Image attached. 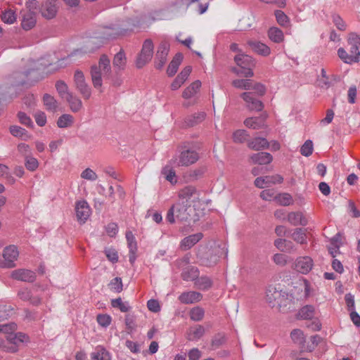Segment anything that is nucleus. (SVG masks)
Returning a JSON list of instances; mask_svg holds the SVG:
<instances>
[{"instance_id":"f257e3e1","label":"nucleus","mask_w":360,"mask_h":360,"mask_svg":"<svg viewBox=\"0 0 360 360\" xmlns=\"http://www.w3.org/2000/svg\"><path fill=\"white\" fill-rule=\"evenodd\" d=\"M112 72L110 66V60L106 55H102L100 57L98 64L92 65L90 73L92 84L94 88L102 92L103 77L108 78Z\"/></svg>"},{"instance_id":"f03ea898","label":"nucleus","mask_w":360,"mask_h":360,"mask_svg":"<svg viewBox=\"0 0 360 360\" xmlns=\"http://www.w3.org/2000/svg\"><path fill=\"white\" fill-rule=\"evenodd\" d=\"M191 207L178 200L167 211L166 220L170 224L175 222V217L180 221H186L190 217Z\"/></svg>"},{"instance_id":"7ed1b4c3","label":"nucleus","mask_w":360,"mask_h":360,"mask_svg":"<svg viewBox=\"0 0 360 360\" xmlns=\"http://www.w3.org/2000/svg\"><path fill=\"white\" fill-rule=\"evenodd\" d=\"M234 60L240 68L233 69L235 73L245 77L253 76L252 68L255 66V61L251 56L244 53H238L234 57Z\"/></svg>"},{"instance_id":"20e7f679","label":"nucleus","mask_w":360,"mask_h":360,"mask_svg":"<svg viewBox=\"0 0 360 360\" xmlns=\"http://www.w3.org/2000/svg\"><path fill=\"white\" fill-rule=\"evenodd\" d=\"M30 342L29 336L24 333H13L6 335L5 340V352L14 354L19 351L22 344Z\"/></svg>"},{"instance_id":"39448f33","label":"nucleus","mask_w":360,"mask_h":360,"mask_svg":"<svg viewBox=\"0 0 360 360\" xmlns=\"http://www.w3.org/2000/svg\"><path fill=\"white\" fill-rule=\"evenodd\" d=\"M315 266L313 258L308 255L299 256L295 259L292 268L298 274L307 275Z\"/></svg>"},{"instance_id":"423d86ee","label":"nucleus","mask_w":360,"mask_h":360,"mask_svg":"<svg viewBox=\"0 0 360 360\" xmlns=\"http://www.w3.org/2000/svg\"><path fill=\"white\" fill-rule=\"evenodd\" d=\"M153 49V43L150 39L144 41L141 51L136 59L135 63L137 68H143L151 60Z\"/></svg>"},{"instance_id":"0eeeda50","label":"nucleus","mask_w":360,"mask_h":360,"mask_svg":"<svg viewBox=\"0 0 360 360\" xmlns=\"http://www.w3.org/2000/svg\"><path fill=\"white\" fill-rule=\"evenodd\" d=\"M2 256L4 260L0 261V267L8 269L15 267V262L19 256L18 248L14 245L6 246L3 250Z\"/></svg>"},{"instance_id":"6e6552de","label":"nucleus","mask_w":360,"mask_h":360,"mask_svg":"<svg viewBox=\"0 0 360 360\" xmlns=\"http://www.w3.org/2000/svg\"><path fill=\"white\" fill-rule=\"evenodd\" d=\"M74 82L76 88L82 95V96L88 99L91 95V90L89 86L86 84L84 75L80 70H76L74 75Z\"/></svg>"},{"instance_id":"1a4fd4ad","label":"nucleus","mask_w":360,"mask_h":360,"mask_svg":"<svg viewBox=\"0 0 360 360\" xmlns=\"http://www.w3.org/2000/svg\"><path fill=\"white\" fill-rule=\"evenodd\" d=\"M199 159L198 153L193 150H186L182 151L176 164L178 166H188L194 164Z\"/></svg>"},{"instance_id":"9d476101","label":"nucleus","mask_w":360,"mask_h":360,"mask_svg":"<svg viewBox=\"0 0 360 360\" xmlns=\"http://www.w3.org/2000/svg\"><path fill=\"white\" fill-rule=\"evenodd\" d=\"M198 199V195L196 189L193 186H186L180 191L179 194V200L188 204L191 206V204Z\"/></svg>"},{"instance_id":"9b49d317","label":"nucleus","mask_w":360,"mask_h":360,"mask_svg":"<svg viewBox=\"0 0 360 360\" xmlns=\"http://www.w3.org/2000/svg\"><path fill=\"white\" fill-rule=\"evenodd\" d=\"M283 178L280 174L257 177L255 180V186L259 188H264L273 184H281Z\"/></svg>"},{"instance_id":"f8f14e48","label":"nucleus","mask_w":360,"mask_h":360,"mask_svg":"<svg viewBox=\"0 0 360 360\" xmlns=\"http://www.w3.org/2000/svg\"><path fill=\"white\" fill-rule=\"evenodd\" d=\"M76 217L80 224H84L91 214V208L85 200L77 202L75 206Z\"/></svg>"},{"instance_id":"ddd939ff","label":"nucleus","mask_w":360,"mask_h":360,"mask_svg":"<svg viewBox=\"0 0 360 360\" xmlns=\"http://www.w3.org/2000/svg\"><path fill=\"white\" fill-rule=\"evenodd\" d=\"M11 277L14 280L32 283L34 281L36 275L30 269H18L11 272Z\"/></svg>"},{"instance_id":"4468645a","label":"nucleus","mask_w":360,"mask_h":360,"mask_svg":"<svg viewBox=\"0 0 360 360\" xmlns=\"http://www.w3.org/2000/svg\"><path fill=\"white\" fill-rule=\"evenodd\" d=\"M169 50V45L167 41H162L156 53L155 67L157 69H161L167 61V56Z\"/></svg>"},{"instance_id":"2eb2a0df","label":"nucleus","mask_w":360,"mask_h":360,"mask_svg":"<svg viewBox=\"0 0 360 360\" xmlns=\"http://www.w3.org/2000/svg\"><path fill=\"white\" fill-rule=\"evenodd\" d=\"M241 97L250 110L261 111L263 109V103L256 98L252 92H244L241 94Z\"/></svg>"},{"instance_id":"dca6fc26","label":"nucleus","mask_w":360,"mask_h":360,"mask_svg":"<svg viewBox=\"0 0 360 360\" xmlns=\"http://www.w3.org/2000/svg\"><path fill=\"white\" fill-rule=\"evenodd\" d=\"M57 0H47L41 7L42 15L47 18L51 19L54 18L58 11Z\"/></svg>"},{"instance_id":"f3484780","label":"nucleus","mask_w":360,"mask_h":360,"mask_svg":"<svg viewBox=\"0 0 360 360\" xmlns=\"http://www.w3.org/2000/svg\"><path fill=\"white\" fill-rule=\"evenodd\" d=\"M202 295L195 291H188L181 293L179 297V300L183 304H193L201 300Z\"/></svg>"},{"instance_id":"a211bd4d","label":"nucleus","mask_w":360,"mask_h":360,"mask_svg":"<svg viewBox=\"0 0 360 360\" xmlns=\"http://www.w3.org/2000/svg\"><path fill=\"white\" fill-rule=\"evenodd\" d=\"M224 255V257L226 258L228 255V248H226V245L224 244L223 247H218L215 250V254L214 255H211L210 259H207L204 260L203 264L205 266H213L217 263L219 261V257H221L222 255Z\"/></svg>"},{"instance_id":"6ab92c4d","label":"nucleus","mask_w":360,"mask_h":360,"mask_svg":"<svg viewBox=\"0 0 360 360\" xmlns=\"http://www.w3.org/2000/svg\"><path fill=\"white\" fill-rule=\"evenodd\" d=\"M203 237L202 233H197L185 237L180 243V247L184 250L191 249L194 245L199 242Z\"/></svg>"},{"instance_id":"aec40b11","label":"nucleus","mask_w":360,"mask_h":360,"mask_svg":"<svg viewBox=\"0 0 360 360\" xmlns=\"http://www.w3.org/2000/svg\"><path fill=\"white\" fill-rule=\"evenodd\" d=\"M248 44L253 51L261 56H267L271 53L270 48L260 41L250 40Z\"/></svg>"},{"instance_id":"412c9836","label":"nucleus","mask_w":360,"mask_h":360,"mask_svg":"<svg viewBox=\"0 0 360 360\" xmlns=\"http://www.w3.org/2000/svg\"><path fill=\"white\" fill-rule=\"evenodd\" d=\"M250 158L252 163L261 165L269 164L273 160L272 155L269 153L266 152L252 154Z\"/></svg>"},{"instance_id":"4be33fe9","label":"nucleus","mask_w":360,"mask_h":360,"mask_svg":"<svg viewBox=\"0 0 360 360\" xmlns=\"http://www.w3.org/2000/svg\"><path fill=\"white\" fill-rule=\"evenodd\" d=\"M112 65L117 71H122L125 69L127 65V57L122 49L115 55L112 60Z\"/></svg>"},{"instance_id":"5701e85b","label":"nucleus","mask_w":360,"mask_h":360,"mask_svg":"<svg viewBox=\"0 0 360 360\" xmlns=\"http://www.w3.org/2000/svg\"><path fill=\"white\" fill-rule=\"evenodd\" d=\"M36 22L37 20L34 13L29 11L23 15L21 26L23 30H30L35 26Z\"/></svg>"},{"instance_id":"b1692460","label":"nucleus","mask_w":360,"mask_h":360,"mask_svg":"<svg viewBox=\"0 0 360 360\" xmlns=\"http://www.w3.org/2000/svg\"><path fill=\"white\" fill-rule=\"evenodd\" d=\"M205 328L201 325H197L191 327L187 332V338L190 341H197L200 340L205 334Z\"/></svg>"},{"instance_id":"393cba45","label":"nucleus","mask_w":360,"mask_h":360,"mask_svg":"<svg viewBox=\"0 0 360 360\" xmlns=\"http://www.w3.org/2000/svg\"><path fill=\"white\" fill-rule=\"evenodd\" d=\"M200 86L201 82L200 80H195L184 90L182 97L184 99L193 98L198 93Z\"/></svg>"},{"instance_id":"a878e982","label":"nucleus","mask_w":360,"mask_h":360,"mask_svg":"<svg viewBox=\"0 0 360 360\" xmlns=\"http://www.w3.org/2000/svg\"><path fill=\"white\" fill-rule=\"evenodd\" d=\"M287 220L293 226H305L307 224V220L301 212H290L288 214Z\"/></svg>"},{"instance_id":"bb28decb","label":"nucleus","mask_w":360,"mask_h":360,"mask_svg":"<svg viewBox=\"0 0 360 360\" xmlns=\"http://www.w3.org/2000/svg\"><path fill=\"white\" fill-rule=\"evenodd\" d=\"M183 58V55L181 53H178L175 55L167 69V73L169 77H172L176 73Z\"/></svg>"},{"instance_id":"cd10ccee","label":"nucleus","mask_w":360,"mask_h":360,"mask_svg":"<svg viewBox=\"0 0 360 360\" xmlns=\"http://www.w3.org/2000/svg\"><path fill=\"white\" fill-rule=\"evenodd\" d=\"M248 147L255 150H260L269 147L268 141L262 137H256L250 141L248 143Z\"/></svg>"},{"instance_id":"c85d7f7f","label":"nucleus","mask_w":360,"mask_h":360,"mask_svg":"<svg viewBox=\"0 0 360 360\" xmlns=\"http://www.w3.org/2000/svg\"><path fill=\"white\" fill-rule=\"evenodd\" d=\"M198 276L199 271L195 266H188L185 268L181 273V277L183 280L186 281H196Z\"/></svg>"},{"instance_id":"c756f323","label":"nucleus","mask_w":360,"mask_h":360,"mask_svg":"<svg viewBox=\"0 0 360 360\" xmlns=\"http://www.w3.org/2000/svg\"><path fill=\"white\" fill-rule=\"evenodd\" d=\"M268 37L271 41L274 43H281L284 41V34L283 31L276 27H271L268 30Z\"/></svg>"},{"instance_id":"7c9ffc66","label":"nucleus","mask_w":360,"mask_h":360,"mask_svg":"<svg viewBox=\"0 0 360 360\" xmlns=\"http://www.w3.org/2000/svg\"><path fill=\"white\" fill-rule=\"evenodd\" d=\"M42 101L47 110L51 112H56L57 110L58 104L53 96L49 94H45L43 96Z\"/></svg>"},{"instance_id":"2f4dec72","label":"nucleus","mask_w":360,"mask_h":360,"mask_svg":"<svg viewBox=\"0 0 360 360\" xmlns=\"http://www.w3.org/2000/svg\"><path fill=\"white\" fill-rule=\"evenodd\" d=\"M91 360H110V356L103 347L98 346L91 353Z\"/></svg>"},{"instance_id":"473e14b6","label":"nucleus","mask_w":360,"mask_h":360,"mask_svg":"<svg viewBox=\"0 0 360 360\" xmlns=\"http://www.w3.org/2000/svg\"><path fill=\"white\" fill-rule=\"evenodd\" d=\"M70 105L71 110L74 112H78L82 107V101L72 93L65 98Z\"/></svg>"},{"instance_id":"72a5a7b5","label":"nucleus","mask_w":360,"mask_h":360,"mask_svg":"<svg viewBox=\"0 0 360 360\" xmlns=\"http://www.w3.org/2000/svg\"><path fill=\"white\" fill-rule=\"evenodd\" d=\"M274 245L281 252H290L294 249V245L291 241L282 238L276 239Z\"/></svg>"},{"instance_id":"f704fd0d","label":"nucleus","mask_w":360,"mask_h":360,"mask_svg":"<svg viewBox=\"0 0 360 360\" xmlns=\"http://www.w3.org/2000/svg\"><path fill=\"white\" fill-rule=\"evenodd\" d=\"M125 30L118 27H105L104 28V39H110L117 37L119 35L124 34Z\"/></svg>"},{"instance_id":"c9c22d12","label":"nucleus","mask_w":360,"mask_h":360,"mask_svg":"<svg viewBox=\"0 0 360 360\" xmlns=\"http://www.w3.org/2000/svg\"><path fill=\"white\" fill-rule=\"evenodd\" d=\"M290 337L294 343L302 347L304 350V343L305 342V337L303 332L300 329H295L290 333Z\"/></svg>"},{"instance_id":"e433bc0d","label":"nucleus","mask_w":360,"mask_h":360,"mask_svg":"<svg viewBox=\"0 0 360 360\" xmlns=\"http://www.w3.org/2000/svg\"><path fill=\"white\" fill-rule=\"evenodd\" d=\"M73 117L69 114H63L57 120V125L59 128H67L73 123Z\"/></svg>"},{"instance_id":"4c0bfd02","label":"nucleus","mask_w":360,"mask_h":360,"mask_svg":"<svg viewBox=\"0 0 360 360\" xmlns=\"http://www.w3.org/2000/svg\"><path fill=\"white\" fill-rule=\"evenodd\" d=\"M315 309L311 305H306L299 311V316L302 319H311L314 316Z\"/></svg>"},{"instance_id":"58836bf2","label":"nucleus","mask_w":360,"mask_h":360,"mask_svg":"<svg viewBox=\"0 0 360 360\" xmlns=\"http://www.w3.org/2000/svg\"><path fill=\"white\" fill-rule=\"evenodd\" d=\"M275 200L278 204L283 206H288L293 203L292 197L287 193H280L276 195Z\"/></svg>"},{"instance_id":"ea45409f","label":"nucleus","mask_w":360,"mask_h":360,"mask_svg":"<svg viewBox=\"0 0 360 360\" xmlns=\"http://www.w3.org/2000/svg\"><path fill=\"white\" fill-rule=\"evenodd\" d=\"M195 284L199 289L205 290L211 288L212 281L208 276H201L196 279Z\"/></svg>"},{"instance_id":"a19ab883","label":"nucleus","mask_w":360,"mask_h":360,"mask_svg":"<svg viewBox=\"0 0 360 360\" xmlns=\"http://www.w3.org/2000/svg\"><path fill=\"white\" fill-rule=\"evenodd\" d=\"M252 80L249 79H239L233 80L232 84L238 89L250 90L252 89Z\"/></svg>"},{"instance_id":"79ce46f5","label":"nucleus","mask_w":360,"mask_h":360,"mask_svg":"<svg viewBox=\"0 0 360 360\" xmlns=\"http://www.w3.org/2000/svg\"><path fill=\"white\" fill-rule=\"evenodd\" d=\"M11 311V305L8 304L4 300H0V321L8 319Z\"/></svg>"},{"instance_id":"37998d69","label":"nucleus","mask_w":360,"mask_h":360,"mask_svg":"<svg viewBox=\"0 0 360 360\" xmlns=\"http://www.w3.org/2000/svg\"><path fill=\"white\" fill-rule=\"evenodd\" d=\"M281 295V291H278L275 286L269 285L266 290V297L267 302L269 303L276 300Z\"/></svg>"},{"instance_id":"c03bdc74","label":"nucleus","mask_w":360,"mask_h":360,"mask_svg":"<svg viewBox=\"0 0 360 360\" xmlns=\"http://www.w3.org/2000/svg\"><path fill=\"white\" fill-rule=\"evenodd\" d=\"M292 238L297 243H307V236L304 230L302 229H296L292 233Z\"/></svg>"},{"instance_id":"a18cd8bd","label":"nucleus","mask_w":360,"mask_h":360,"mask_svg":"<svg viewBox=\"0 0 360 360\" xmlns=\"http://www.w3.org/2000/svg\"><path fill=\"white\" fill-rule=\"evenodd\" d=\"M39 165V162L35 158L30 156H27L25 158V166L26 169L30 172L36 171Z\"/></svg>"},{"instance_id":"49530a36","label":"nucleus","mask_w":360,"mask_h":360,"mask_svg":"<svg viewBox=\"0 0 360 360\" xmlns=\"http://www.w3.org/2000/svg\"><path fill=\"white\" fill-rule=\"evenodd\" d=\"M10 132L13 136L16 137H20L24 139L30 138V136L27 134V131L19 126H11L10 127Z\"/></svg>"},{"instance_id":"de8ad7c7","label":"nucleus","mask_w":360,"mask_h":360,"mask_svg":"<svg viewBox=\"0 0 360 360\" xmlns=\"http://www.w3.org/2000/svg\"><path fill=\"white\" fill-rule=\"evenodd\" d=\"M277 22L282 27H288L290 19L288 15L281 10H276L274 13Z\"/></svg>"},{"instance_id":"09e8293b","label":"nucleus","mask_w":360,"mask_h":360,"mask_svg":"<svg viewBox=\"0 0 360 360\" xmlns=\"http://www.w3.org/2000/svg\"><path fill=\"white\" fill-rule=\"evenodd\" d=\"M189 315L192 321H200L204 317L205 311L200 307H195L190 311Z\"/></svg>"},{"instance_id":"8fccbe9b","label":"nucleus","mask_w":360,"mask_h":360,"mask_svg":"<svg viewBox=\"0 0 360 360\" xmlns=\"http://www.w3.org/2000/svg\"><path fill=\"white\" fill-rule=\"evenodd\" d=\"M56 89L60 96L65 98L68 94L71 93L68 91V85L62 80H59L56 83Z\"/></svg>"},{"instance_id":"3c124183","label":"nucleus","mask_w":360,"mask_h":360,"mask_svg":"<svg viewBox=\"0 0 360 360\" xmlns=\"http://www.w3.org/2000/svg\"><path fill=\"white\" fill-rule=\"evenodd\" d=\"M314 145L311 140H307L301 146L300 153L305 157H309L313 153Z\"/></svg>"},{"instance_id":"603ef678","label":"nucleus","mask_w":360,"mask_h":360,"mask_svg":"<svg viewBox=\"0 0 360 360\" xmlns=\"http://www.w3.org/2000/svg\"><path fill=\"white\" fill-rule=\"evenodd\" d=\"M127 244L129 248V261L132 264L136 259L137 244L136 240L130 241Z\"/></svg>"},{"instance_id":"864d4df0","label":"nucleus","mask_w":360,"mask_h":360,"mask_svg":"<svg viewBox=\"0 0 360 360\" xmlns=\"http://www.w3.org/2000/svg\"><path fill=\"white\" fill-rule=\"evenodd\" d=\"M338 57L345 63L352 64L355 63V58H352L351 54L347 53L343 48H339L338 50Z\"/></svg>"},{"instance_id":"5fc2aeb1","label":"nucleus","mask_w":360,"mask_h":360,"mask_svg":"<svg viewBox=\"0 0 360 360\" xmlns=\"http://www.w3.org/2000/svg\"><path fill=\"white\" fill-rule=\"evenodd\" d=\"M111 304L112 307L118 308L122 312H127L130 309L129 303L122 302L121 298L112 300Z\"/></svg>"},{"instance_id":"6e6d98bb","label":"nucleus","mask_w":360,"mask_h":360,"mask_svg":"<svg viewBox=\"0 0 360 360\" xmlns=\"http://www.w3.org/2000/svg\"><path fill=\"white\" fill-rule=\"evenodd\" d=\"M246 127L252 129H259L262 124V120L259 117H249L244 121Z\"/></svg>"},{"instance_id":"4d7b16f0","label":"nucleus","mask_w":360,"mask_h":360,"mask_svg":"<svg viewBox=\"0 0 360 360\" xmlns=\"http://www.w3.org/2000/svg\"><path fill=\"white\" fill-rule=\"evenodd\" d=\"M17 330V325L13 323H8L5 324H0V333H4L6 335L13 334Z\"/></svg>"},{"instance_id":"13d9d810","label":"nucleus","mask_w":360,"mask_h":360,"mask_svg":"<svg viewBox=\"0 0 360 360\" xmlns=\"http://www.w3.org/2000/svg\"><path fill=\"white\" fill-rule=\"evenodd\" d=\"M319 85L321 88L328 89L330 86V82L329 81L328 76L326 74V71L324 68H321V76L318 79Z\"/></svg>"},{"instance_id":"bf43d9fd","label":"nucleus","mask_w":360,"mask_h":360,"mask_svg":"<svg viewBox=\"0 0 360 360\" xmlns=\"http://www.w3.org/2000/svg\"><path fill=\"white\" fill-rule=\"evenodd\" d=\"M273 261L275 264L277 265L284 266H285L288 261H289V257L286 255L281 254V253H276L273 256Z\"/></svg>"},{"instance_id":"052dcab7","label":"nucleus","mask_w":360,"mask_h":360,"mask_svg":"<svg viewBox=\"0 0 360 360\" xmlns=\"http://www.w3.org/2000/svg\"><path fill=\"white\" fill-rule=\"evenodd\" d=\"M2 20L7 24H13L16 20L15 13L12 10L5 11L1 15Z\"/></svg>"},{"instance_id":"680f3d73","label":"nucleus","mask_w":360,"mask_h":360,"mask_svg":"<svg viewBox=\"0 0 360 360\" xmlns=\"http://www.w3.org/2000/svg\"><path fill=\"white\" fill-rule=\"evenodd\" d=\"M248 136V134H247L246 131L243 129L236 130L233 134V141L238 143H243Z\"/></svg>"},{"instance_id":"e2e57ef3","label":"nucleus","mask_w":360,"mask_h":360,"mask_svg":"<svg viewBox=\"0 0 360 360\" xmlns=\"http://www.w3.org/2000/svg\"><path fill=\"white\" fill-rule=\"evenodd\" d=\"M122 281L120 277L113 278L109 283L110 289L115 292H120L122 290Z\"/></svg>"},{"instance_id":"0e129e2a","label":"nucleus","mask_w":360,"mask_h":360,"mask_svg":"<svg viewBox=\"0 0 360 360\" xmlns=\"http://www.w3.org/2000/svg\"><path fill=\"white\" fill-rule=\"evenodd\" d=\"M99 326L107 328L111 323V316L108 314H98L96 318Z\"/></svg>"},{"instance_id":"69168bd1","label":"nucleus","mask_w":360,"mask_h":360,"mask_svg":"<svg viewBox=\"0 0 360 360\" xmlns=\"http://www.w3.org/2000/svg\"><path fill=\"white\" fill-rule=\"evenodd\" d=\"M81 177L84 179L94 181L97 179L98 176L91 169L86 168L81 173Z\"/></svg>"},{"instance_id":"338daca9","label":"nucleus","mask_w":360,"mask_h":360,"mask_svg":"<svg viewBox=\"0 0 360 360\" xmlns=\"http://www.w3.org/2000/svg\"><path fill=\"white\" fill-rule=\"evenodd\" d=\"M333 22L338 30L341 31L346 30L347 25L339 15L335 14L333 15Z\"/></svg>"},{"instance_id":"774afa93","label":"nucleus","mask_w":360,"mask_h":360,"mask_svg":"<svg viewBox=\"0 0 360 360\" xmlns=\"http://www.w3.org/2000/svg\"><path fill=\"white\" fill-rule=\"evenodd\" d=\"M18 117L21 124L27 126V127H33V122L31 118L23 112H19L18 114Z\"/></svg>"}]
</instances>
